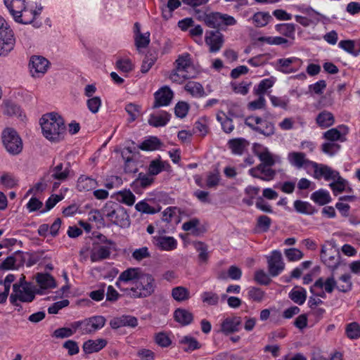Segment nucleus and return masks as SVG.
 I'll use <instances>...</instances> for the list:
<instances>
[{"instance_id": "nucleus-1", "label": "nucleus", "mask_w": 360, "mask_h": 360, "mask_svg": "<svg viewBox=\"0 0 360 360\" xmlns=\"http://www.w3.org/2000/svg\"><path fill=\"white\" fill-rule=\"evenodd\" d=\"M14 21L30 24L41 13L43 7L39 0H4Z\"/></svg>"}, {"instance_id": "nucleus-2", "label": "nucleus", "mask_w": 360, "mask_h": 360, "mask_svg": "<svg viewBox=\"0 0 360 360\" xmlns=\"http://www.w3.org/2000/svg\"><path fill=\"white\" fill-rule=\"evenodd\" d=\"M44 136L52 142H58L63 139L65 126L63 119L56 112L45 114L40 119Z\"/></svg>"}, {"instance_id": "nucleus-3", "label": "nucleus", "mask_w": 360, "mask_h": 360, "mask_svg": "<svg viewBox=\"0 0 360 360\" xmlns=\"http://www.w3.org/2000/svg\"><path fill=\"white\" fill-rule=\"evenodd\" d=\"M174 67L169 75V79L176 84H181L187 79L195 77L198 74L191 56L188 53L179 55L174 62Z\"/></svg>"}, {"instance_id": "nucleus-4", "label": "nucleus", "mask_w": 360, "mask_h": 360, "mask_svg": "<svg viewBox=\"0 0 360 360\" xmlns=\"http://www.w3.org/2000/svg\"><path fill=\"white\" fill-rule=\"evenodd\" d=\"M103 218L121 228L130 226V217L127 210L118 202L109 200L101 210Z\"/></svg>"}, {"instance_id": "nucleus-5", "label": "nucleus", "mask_w": 360, "mask_h": 360, "mask_svg": "<svg viewBox=\"0 0 360 360\" xmlns=\"http://www.w3.org/2000/svg\"><path fill=\"white\" fill-rule=\"evenodd\" d=\"M42 294L41 291H37ZM37 289L35 286L25 281L22 277L20 280L13 285V290L10 295V302L13 305L18 306L19 302H31L35 297Z\"/></svg>"}, {"instance_id": "nucleus-6", "label": "nucleus", "mask_w": 360, "mask_h": 360, "mask_svg": "<svg viewBox=\"0 0 360 360\" xmlns=\"http://www.w3.org/2000/svg\"><path fill=\"white\" fill-rule=\"evenodd\" d=\"M155 288L154 277L151 274L143 273L134 285L124 290V294L132 298H144L151 295Z\"/></svg>"}, {"instance_id": "nucleus-7", "label": "nucleus", "mask_w": 360, "mask_h": 360, "mask_svg": "<svg viewBox=\"0 0 360 360\" xmlns=\"http://www.w3.org/2000/svg\"><path fill=\"white\" fill-rule=\"evenodd\" d=\"M15 44L14 32L6 21L0 16V56H7Z\"/></svg>"}, {"instance_id": "nucleus-8", "label": "nucleus", "mask_w": 360, "mask_h": 360, "mask_svg": "<svg viewBox=\"0 0 360 360\" xmlns=\"http://www.w3.org/2000/svg\"><path fill=\"white\" fill-rule=\"evenodd\" d=\"M99 242L94 244L90 254L92 262H96L110 257L112 251L115 248V243L104 236L98 237Z\"/></svg>"}, {"instance_id": "nucleus-9", "label": "nucleus", "mask_w": 360, "mask_h": 360, "mask_svg": "<svg viewBox=\"0 0 360 360\" xmlns=\"http://www.w3.org/2000/svg\"><path fill=\"white\" fill-rule=\"evenodd\" d=\"M105 324V319L103 316H94L82 321L72 323L74 329L80 330L82 334H90L101 329Z\"/></svg>"}, {"instance_id": "nucleus-10", "label": "nucleus", "mask_w": 360, "mask_h": 360, "mask_svg": "<svg viewBox=\"0 0 360 360\" xmlns=\"http://www.w3.org/2000/svg\"><path fill=\"white\" fill-rule=\"evenodd\" d=\"M2 141L10 154L18 155L22 150V139L17 131L12 128H6L3 131Z\"/></svg>"}, {"instance_id": "nucleus-11", "label": "nucleus", "mask_w": 360, "mask_h": 360, "mask_svg": "<svg viewBox=\"0 0 360 360\" xmlns=\"http://www.w3.org/2000/svg\"><path fill=\"white\" fill-rule=\"evenodd\" d=\"M335 289H336V280L334 276L331 275L317 279L311 286L310 291L314 296L326 298V293L330 294Z\"/></svg>"}, {"instance_id": "nucleus-12", "label": "nucleus", "mask_w": 360, "mask_h": 360, "mask_svg": "<svg viewBox=\"0 0 360 360\" xmlns=\"http://www.w3.org/2000/svg\"><path fill=\"white\" fill-rule=\"evenodd\" d=\"M245 124L252 130L266 136H271L274 133V124L266 118L251 115L246 117Z\"/></svg>"}, {"instance_id": "nucleus-13", "label": "nucleus", "mask_w": 360, "mask_h": 360, "mask_svg": "<svg viewBox=\"0 0 360 360\" xmlns=\"http://www.w3.org/2000/svg\"><path fill=\"white\" fill-rule=\"evenodd\" d=\"M321 258L323 262L333 270L340 264L339 252L330 243H326L322 246Z\"/></svg>"}, {"instance_id": "nucleus-14", "label": "nucleus", "mask_w": 360, "mask_h": 360, "mask_svg": "<svg viewBox=\"0 0 360 360\" xmlns=\"http://www.w3.org/2000/svg\"><path fill=\"white\" fill-rule=\"evenodd\" d=\"M143 272L138 267H131L123 271L118 276L115 283L116 286L124 293L125 290L130 288H124V284L131 283L133 285Z\"/></svg>"}, {"instance_id": "nucleus-15", "label": "nucleus", "mask_w": 360, "mask_h": 360, "mask_svg": "<svg viewBox=\"0 0 360 360\" xmlns=\"http://www.w3.org/2000/svg\"><path fill=\"white\" fill-rule=\"evenodd\" d=\"M50 63L44 57L41 56H32L29 61V70L34 78H41L47 72Z\"/></svg>"}, {"instance_id": "nucleus-16", "label": "nucleus", "mask_w": 360, "mask_h": 360, "mask_svg": "<svg viewBox=\"0 0 360 360\" xmlns=\"http://www.w3.org/2000/svg\"><path fill=\"white\" fill-rule=\"evenodd\" d=\"M253 152L262 162L260 165L274 166L280 164L281 162L278 155L271 153L266 147L261 144L255 143Z\"/></svg>"}, {"instance_id": "nucleus-17", "label": "nucleus", "mask_w": 360, "mask_h": 360, "mask_svg": "<svg viewBox=\"0 0 360 360\" xmlns=\"http://www.w3.org/2000/svg\"><path fill=\"white\" fill-rule=\"evenodd\" d=\"M338 173L339 172L326 165L314 162L311 169L310 175L316 179L320 180L323 179L325 181H329L337 178Z\"/></svg>"}, {"instance_id": "nucleus-18", "label": "nucleus", "mask_w": 360, "mask_h": 360, "mask_svg": "<svg viewBox=\"0 0 360 360\" xmlns=\"http://www.w3.org/2000/svg\"><path fill=\"white\" fill-rule=\"evenodd\" d=\"M266 258L269 274L275 277L281 274L285 269V263L283 262L281 251L274 250Z\"/></svg>"}, {"instance_id": "nucleus-19", "label": "nucleus", "mask_w": 360, "mask_h": 360, "mask_svg": "<svg viewBox=\"0 0 360 360\" xmlns=\"http://www.w3.org/2000/svg\"><path fill=\"white\" fill-rule=\"evenodd\" d=\"M288 160L293 167L297 169L304 168L307 174H311V169L314 162L307 159L304 153L300 152L289 153Z\"/></svg>"}, {"instance_id": "nucleus-20", "label": "nucleus", "mask_w": 360, "mask_h": 360, "mask_svg": "<svg viewBox=\"0 0 360 360\" xmlns=\"http://www.w3.org/2000/svg\"><path fill=\"white\" fill-rule=\"evenodd\" d=\"M152 243L157 249L167 252L175 250L178 244L174 237L162 234L153 236Z\"/></svg>"}, {"instance_id": "nucleus-21", "label": "nucleus", "mask_w": 360, "mask_h": 360, "mask_svg": "<svg viewBox=\"0 0 360 360\" xmlns=\"http://www.w3.org/2000/svg\"><path fill=\"white\" fill-rule=\"evenodd\" d=\"M349 127L345 124H340L336 127L328 129L323 133V138L329 141L344 142L349 134Z\"/></svg>"}, {"instance_id": "nucleus-22", "label": "nucleus", "mask_w": 360, "mask_h": 360, "mask_svg": "<svg viewBox=\"0 0 360 360\" xmlns=\"http://www.w3.org/2000/svg\"><path fill=\"white\" fill-rule=\"evenodd\" d=\"M205 41L212 53L218 52L224 44V36L218 31H210L205 34Z\"/></svg>"}, {"instance_id": "nucleus-23", "label": "nucleus", "mask_w": 360, "mask_h": 360, "mask_svg": "<svg viewBox=\"0 0 360 360\" xmlns=\"http://www.w3.org/2000/svg\"><path fill=\"white\" fill-rule=\"evenodd\" d=\"M271 166L259 165L258 166L249 169L248 173L254 178L260 179L263 181H269L274 179L276 171L271 168Z\"/></svg>"}, {"instance_id": "nucleus-24", "label": "nucleus", "mask_w": 360, "mask_h": 360, "mask_svg": "<svg viewBox=\"0 0 360 360\" xmlns=\"http://www.w3.org/2000/svg\"><path fill=\"white\" fill-rule=\"evenodd\" d=\"M302 64V60L296 57L280 58L278 60L279 70L284 73L295 72Z\"/></svg>"}, {"instance_id": "nucleus-25", "label": "nucleus", "mask_w": 360, "mask_h": 360, "mask_svg": "<svg viewBox=\"0 0 360 360\" xmlns=\"http://www.w3.org/2000/svg\"><path fill=\"white\" fill-rule=\"evenodd\" d=\"M173 95L172 91L169 87H162L155 93L154 107L168 105L173 98Z\"/></svg>"}, {"instance_id": "nucleus-26", "label": "nucleus", "mask_w": 360, "mask_h": 360, "mask_svg": "<svg viewBox=\"0 0 360 360\" xmlns=\"http://www.w3.org/2000/svg\"><path fill=\"white\" fill-rule=\"evenodd\" d=\"M240 322V318L238 316L226 317L221 321V330L226 335L236 332L238 330Z\"/></svg>"}, {"instance_id": "nucleus-27", "label": "nucleus", "mask_w": 360, "mask_h": 360, "mask_svg": "<svg viewBox=\"0 0 360 360\" xmlns=\"http://www.w3.org/2000/svg\"><path fill=\"white\" fill-rule=\"evenodd\" d=\"M170 120V115L164 110L150 114L148 118V124L154 127L165 126Z\"/></svg>"}, {"instance_id": "nucleus-28", "label": "nucleus", "mask_w": 360, "mask_h": 360, "mask_svg": "<svg viewBox=\"0 0 360 360\" xmlns=\"http://www.w3.org/2000/svg\"><path fill=\"white\" fill-rule=\"evenodd\" d=\"M35 277L37 285L41 290L52 289L56 286L55 279L49 274L38 273Z\"/></svg>"}, {"instance_id": "nucleus-29", "label": "nucleus", "mask_w": 360, "mask_h": 360, "mask_svg": "<svg viewBox=\"0 0 360 360\" xmlns=\"http://www.w3.org/2000/svg\"><path fill=\"white\" fill-rule=\"evenodd\" d=\"M107 345V340L103 338L89 340L83 345V350L86 354L98 352Z\"/></svg>"}, {"instance_id": "nucleus-30", "label": "nucleus", "mask_w": 360, "mask_h": 360, "mask_svg": "<svg viewBox=\"0 0 360 360\" xmlns=\"http://www.w3.org/2000/svg\"><path fill=\"white\" fill-rule=\"evenodd\" d=\"M179 342L186 352H191L201 347V344L197 339L189 335L182 336Z\"/></svg>"}, {"instance_id": "nucleus-31", "label": "nucleus", "mask_w": 360, "mask_h": 360, "mask_svg": "<svg viewBox=\"0 0 360 360\" xmlns=\"http://www.w3.org/2000/svg\"><path fill=\"white\" fill-rule=\"evenodd\" d=\"M184 89L194 98H202L207 95L202 85L195 81H188L185 84Z\"/></svg>"}, {"instance_id": "nucleus-32", "label": "nucleus", "mask_w": 360, "mask_h": 360, "mask_svg": "<svg viewBox=\"0 0 360 360\" xmlns=\"http://www.w3.org/2000/svg\"><path fill=\"white\" fill-rule=\"evenodd\" d=\"M228 145L232 153L240 155L247 149L249 142L243 138H237L231 139Z\"/></svg>"}, {"instance_id": "nucleus-33", "label": "nucleus", "mask_w": 360, "mask_h": 360, "mask_svg": "<svg viewBox=\"0 0 360 360\" xmlns=\"http://www.w3.org/2000/svg\"><path fill=\"white\" fill-rule=\"evenodd\" d=\"M98 186L96 179L82 175L78 178L77 188L79 191H88L96 188Z\"/></svg>"}, {"instance_id": "nucleus-34", "label": "nucleus", "mask_w": 360, "mask_h": 360, "mask_svg": "<svg viewBox=\"0 0 360 360\" xmlns=\"http://www.w3.org/2000/svg\"><path fill=\"white\" fill-rule=\"evenodd\" d=\"M115 199L117 202L131 206L134 204L136 197L130 190L120 191L114 194Z\"/></svg>"}, {"instance_id": "nucleus-35", "label": "nucleus", "mask_w": 360, "mask_h": 360, "mask_svg": "<svg viewBox=\"0 0 360 360\" xmlns=\"http://www.w3.org/2000/svg\"><path fill=\"white\" fill-rule=\"evenodd\" d=\"M311 200L319 205H324L331 202V197L328 191L320 188L311 195Z\"/></svg>"}, {"instance_id": "nucleus-36", "label": "nucleus", "mask_w": 360, "mask_h": 360, "mask_svg": "<svg viewBox=\"0 0 360 360\" xmlns=\"http://www.w3.org/2000/svg\"><path fill=\"white\" fill-rule=\"evenodd\" d=\"M316 122L321 128H328L335 123V117L332 112L323 110L319 113Z\"/></svg>"}, {"instance_id": "nucleus-37", "label": "nucleus", "mask_w": 360, "mask_h": 360, "mask_svg": "<svg viewBox=\"0 0 360 360\" xmlns=\"http://www.w3.org/2000/svg\"><path fill=\"white\" fill-rule=\"evenodd\" d=\"M329 186L332 189L334 195H338L346 191L348 187V182L340 175V173H338V176L331 181Z\"/></svg>"}, {"instance_id": "nucleus-38", "label": "nucleus", "mask_w": 360, "mask_h": 360, "mask_svg": "<svg viewBox=\"0 0 360 360\" xmlns=\"http://www.w3.org/2000/svg\"><path fill=\"white\" fill-rule=\"evenodd\" d=\"M271 18V17L268 12L260 11L255 13L251 18L248 19V21L252 20L255 27H262L269 23Z\"/></svg>"}, {"instance_id": "nucleus-39", "label": "nucleus", "mask_w": 360, "mask_h": 360, "mask_svg": "<svg viewBox=\"0 0 360 360\" xmlns=\"http://www.w3.org/2000/svg\"><path fill=\"white\" fill-rule=\"evenodd\" d=\"M276 82V78L273 76L261 80L258 85L255 86V93L257 95L264 96V94L274 85Z\"/></svg>"}, {"instance_id": "nucleus-40", "label": "nucleus", "mask_w": 360, "mask_h": 360, "mask_svg": "<svg viewBox=\"0 0 360 360\" xmlns=\"http://www.w3.org/2000/svg\"><path fill=\"white\" fill-rule=\"evenodd\" d=\"M289 297L296 304L302 305L304 303L307 298V291L301 287L293 288L290 293Z\"/></svg>"}, {"instance_id": "nucleus-41", "label": "nucleus", "mask_w": 360, "mask_h": 360, "mask_svg": "<svg viewBox=\"0 0 360 360\" xmlns=\"http://www.w3.org/2000/svg\"><path fill=\"white\" fill-rule=\"evenodd\" d=\"M70 172V166L64 165L62 163L57 165L53 169L52 176L59 181H65L69 176Z\"/></svg>"}, {"instance_id": "nucleus-42", "label": "nucleus", "mask_w": 360, "mask_h": 360, "mask_svg": "<svg viewBox=\"0 0 360 360\" xmlns=\"http://www.w3.org/2000/svg\"><path fill=\"white\" fill-rule=\"evenodd\" d=\"M162 146V143L158 138L150 136L141 143L140 148L143 150L153 151L159 150Z\"/></svg>"}, {"instance_id": "nucleus-43", "label": "nucleus", "mask_w": 360, "mask_h": 360, "mask_svg": "<svg viewBox=\"0 0 360 360\" xmlns=\"http://www.w3.org/2000/svg\"><path fill=\"white\" fill-rule=\"evenodd\" d=\"M276 30L283 36L294 39L295 34V25L293 23H281L275 26Z\"/></svg>"}, {"instance_id": "nucleus-44", "label": "nucleus", "mask_w": 360, "mask_h": 360, "mask_svg": "<svg viewBox=\"0 0 360 360\" xmlns=\"http://www.w3.org/2000/svg\"><path fill=\"white\" fill-rule=\"evenodd\" d=\"M351 276L349 274L342 275L338 281H336V289L342 292H346L352 289Z\"/></svg>"}, {"instance_id": "nucleus-45", "label": "nucleus", "mask_w": 360, "mask_h": 360, "mask_svg": "<svg viewBox=\"0 0 360 360\" xmlns=\"http://www.w3.org/2000/svg\"><path fill=\"white\" fill-rule=\"evenodd\" d=\"M172 296L177 302H184L191 297L190 291L183 286H177L172 290Z\"/></svg>"}, {"instance_id": "nucleus-46", "label": "nucleus", "mask_w": 360, "mask_h": 360, "mask_svg": "<svg viewBox=\"0 0 360 360\" xmlns=\"http://www.w3.org/2000/svg\"><path fill=\"white\" fill-rule=\"evenodd\" d=\"M174 316L175 320L182 325H188L193 320V314L186 309H176Z\"/></svg>"}, {"instance_id": "nucleus-47", "label": "nucleus", "mask_w": 360, "mask_h": 360, "mask_svg": "<svg viewBox=\"0 0 360 360\" xmlns=\"http://www.w3.org/2000/svg\"><path fill=\"white\" fill-rule=\"evenodd\" d=\"M221 13L219 12H212L208 13L204 17L205 23L210 27L219 28L221 27Z\"/></svg>"}, {"instance_id": "nucleus-48", "label": "nucleus", "mask_w": 360, "mask_h": 360, "mask_svg": "<svg viewBox=\"0 0 360 360\" xmlns=\"http://www.w3.org/2000/svg\"><path fill=\"white\" fill-rule=\"evenodd\" d=\"M217 120L221 124L222 129L226 133H231L234 127L231 119L227 117L226 114L223 112H219L217 114Z\"/></svg>"}, {"instance_id": "nucleus-49", "label": "nucleus", "mask_w": 360, "mask_h": 360, "mask_svg": "<svg viewBox=\"0 0 360 360\" xmlns=\"http://www.w3.org/2000/svg\"><path fill=\"white\" fill-rule=\"evenodd\" d=\"M202 302L207 305L214 306L218 304L219 301V295L212 291H204L200 294Z\"/></svg>"}, {"instance_id": "nucleus-50", "label": "nucleus", "mask_w": 360, "mask_h": 360, "mask_svg": "<svg viewBox=\"0 0 360 360\" xmlns=\"http://www.w3.org/2000/svg\"><path fill=\"white\" fill-rule=\"evenodd\" d=\"M345 333L351 340H356L360 338V325L357 322L348 323L345 328Z\"/></svg>"}, {"instance_id": "nucleus-51", "label": "nucleus", "mask_w": 360, "mask_h": 360, "mask_svg": "<svg viewBox=\"0 0 360 360\" xmlns=\"http://www.w3.org/2000/svg\"><path fill=\"white\" fill-rule=\"evenodd\" d=\"M293 205L295 210L299 213L310 214L313 212V207L308 202L297 200L294 202Z\"/></svg>"}, {"instance_id": "nucleus-52", "label": "nucleus", "mask_w": 360, "mask_h": 360, "mask_svg": "<svg viewBox=\"0 0 360 360\" xmlns=\"http://www.w3.org/2000/svg\"><path fill=\"white\" fill-rule=\"evenodd\" d=\"M168 165L166 162H162L159 160H154L150 162L148 167V172L150 174L154 176L157 175L165 169V166Z\"/></svg>"}, {"instance_id": "nucleus-53", "label": "nucleus", "mask_w": 360, "mask_h": 360, "mask_svg": "<svg viewBox=\"0 0 360 360\" xmlns=\"http://www.w3.org/2000/svg\"><path fill=\"white\" fill-rule=\"evenodd\" d=\"M101 105L102 101L101 97L99 96L89 98L86 101L87 108L93 114H96L97 112H98Z\"/></svg>"}, {"instance_id": "nucleus-54", "label": "nucleus", "mask_w": 360, "mask_h": 360, "mask_svg": "<svg viewBox=\"0 0 360 360\" xmlns=\"http://www.w3.org/2000/svg\"><path fill=\"white\" fill-rule=\"evenodd\" d=\"M135 209L144 214H155L159 212V209L150 206L146 200H141L135 205Z\"/></svg>"}, {"instance_id": "nucleus-55", "label": "nucleus", "mask_w": 360, "mask_h": 360, "mask_svg": "<svg viewBox=\"0 0 360 360\" xmlns=\"http://www.w3.org/2000/svg\"><path fill=\"white\" fill-rule=\"evenodd\" d=\"M338 47L353 56H358V52L355 51L354 40H341L338 43Z\"/></svg>"}, {"instance_id": "nucleus-56", "label": "nucleus", "mask_w": 360, "mask_h": 360, "mask_svg": "<svg viewBox=\"0 0 360 360\" xmlns=\"http://www.w3.org/2000/svg\"><path fill=\"white\" fill-rule=\"evenodd\" d=\"M0 184L7 188H12L17 185L18 179L13 174L5 173L0 177Z\"/></svg>"}, {"instance_id": "nucleus-57", "label": "nucleus", "mask_w": 360, "mask_h": 360, "mask_svg": "<svg viewBox=\"0 0 360 360\" xmlns=\"http://www.w3.org/2000/svg\"><path fill=\"white\" fill-rule=\"evenodd\" d=\"M116 66L118 70L122 72H129L134 68V64L131 60L127 58H122L117 60Z\"/></svg>"}, {"instance_id": "nucleus-58", "label": "nucleus", "mask_w": 360, "mask_h": 360, "mask_svg": "<svg viewBox=\"0 0 360 360\" xmlns=\"http://www.w3.org/2000/svg\"><path fill=\"white\" fill-rule=\"evenodd\" d=\"M287 259L290 262H296L301 259L304 255L301 250L297 248H288L284 250Z\"/></svg>"}, {"instance_id": "nucleus-59", "label": "nucleus", "mask_w": 360, "mask_h": 360, "mask_svg": "<svg viewBox=\"0 0 360 360\" xmlns=\"http://www.w3.org/2000/svg\"><path fill=\"white\" fill-rule=\"evenodd\" d=\"M127 153H131L129 149L124 150L122 152V158L125 160L124 170L126 172L129 173L136 172V167L135 162L131 157H125Z\"/></svg>"}, {"instance_id": "nucleus-60", "label": "nucleus", "mask_w": 360, "mask_h": 360, "mask_svg": "<svg viewBox=\"0 0 360 360\" xmlns=\"http://www.w3.org/2000/svg\"><path fill=\"white\" fill-rule=\"evenodd\" d=\"M150 34L148 32L145 34H137L135 36V44L138 50L146 48L150 43Z\"/></svg>"}, {"instance_id": "nucleus-61", "label": "nucleus", "mask_w": 360, "mask_h": 360, "mask_svg": "<svg viewBox=\"0 0 360 360\" xmlns=\"http://www.w3.org/2000/svg\"><path fill=\"white\" fill-rule=\"evenodd\" d=\"M78 329H74L72 327L70 328H60L56 329L53 333V337L56 338H65L72 336Z\"/></svg>"}, {"instance_id": "nucleus-62", "label": "nucleus", "mask_w": 360, "mask_h": 360, "mask_svg": "<svg viewBox=\"0 0 360 360\" xmlns=\"http://www.w3.org/2000/svg\"><path fill=\"white\" fill-rule=\"evenodd\" d=\"M125 110L129 115V121L134 122L141 114V108L134 103H129L126 105Z\"/></svg>"}, {"instance_id": "nucleus-63", "label": "nucleus", "mask_w": 360, "mask_h": 360, "mask_svg": "<svg viewBox=\"0 0 360 360\" xmlns=\"http://www.w3.org/2000/svg\"><path fill=\"white\" fill-rule=\"evenodd\" d=\"M194 248L199 252L200 260L206 262L209 257L207 246L202 242H196L194 243Z\"/></svg>"}, {"instance_id": "nucleus-64", "label": "nucleus", "mask_w": 360, "mask_h": 360, "mask_svg": "<svg viewBox=\"0 0 360 360\" xmlns=\"http://www.w3.org/2000/svg\"><path fill=\"white\" fill-rule=\"evenodd\" d=\"M150 257V253L147 247L136 249L132 252V257L136 261H141Z\"/></svg>"}]
</instances>
